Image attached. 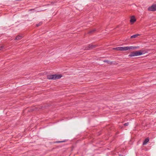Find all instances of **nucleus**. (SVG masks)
Wrapping results in <instances>:
<instances>
[{
	"label": "nucleus",
	"mask_w": 156,
	"mask_h": 156,
	"mask_svg": "<svg viewBox=\"0 0 156 156\" xmlns=\"http://www.w3.org/2000/svg\"><path fill=\"white\" fill-rule=\"evenodd\" d=\"M148 10L149 11H156V4L152 5L148 8Z\"/></svg>",
	"instance_id": "obj_5"
},
{
	"label": "nucleus",
	"mask_w": 156,
	"mask_h": 156,
	"mask_svg": "<svg viewBox=\"0 0 156 156\" xmlns=\"http://www.w3.org/2000/svg\"><path fill=\"white\" fill-rule=\"evenodd\" d=\"M42 24V22H40L39 23L37 24L36 26L37 27L41 25Z\"/></svg>",
	"instance_id": "obj_12"
},
{
	"label": "nucleus",
	"mask_w": 156,
	"mask_h": 156,
	"mask_svg": "<svg viewBox=\"0 0 156 156\" xmlns=\"http://www.w3.org/2000/svg\"><path fill=\"white\" fill-rule=\"evenodd\" d=\"M139 35H140L138 34H135V35H134L131 36L130 37V38H136V37H137L138 36H139Z\"/></svg>",
	"instance_id": "obj_8"
},
{
	"label": "nucleus",
	"mask_w": 156,
	"mask_h": 156,
	"mask_svg": "<svg viewBox=\"0 0 156 156\" xmlns=\"http://www.w3.org/2000/svg\"><path fill=\"white\" fill-rule=\"evenodd\" d=\"M22 37L23 36L22 35H18L16 37L15 40H19L21 39Z\"/></svg>",
	"instance_id": "obj_7"
},
{
	"label": "nucleus",
	"mask_w": 156,
	"mask_h": 156,
	"mask_svg": "<svg viewBox=\"0 0 156 156\" xmlns=\"http://www.w3.org/2000/svg\"><path fill=\"white\" fill-rule=\"evenodd\" d=\"M136 21V19L135 16H132L130 17V22L131 24H133Z\"/></svg>",
	"instance_id": "obj_6"
},
{
	"label": "nucleus",
	"mask_w": 156,
	"mask_h": 156,
	"mask_svg": "<svg viewBox=\"0 0 156 156\" xmlns=\"http://www.w3.org/2000/svg\"><path fill=\"white\" fill-rule=\"evenodd\" d=\"M62 76L61 74L49 75L47 76V78L49 80H56L60 78Z\"/></svg>",
	"instance_id": "obj_2"
},
{
	"label": "nucleus",
	"mask_w": 156,
	"mask_h": 156,
	"mask_svg": "<svg viewBox=\"0 0 156 156\" xmlns=\"http://www.w3.org/2000/svg\"><path fill=\"white\" fill-rule=\"evenodd\" d=\"M98 46V45L96 44H90L87 45L85 47L84 50H88L92 49L94 48H95Z\"/></svg>",
	"instance_id": "obj_4"
},
{
	"label": "nucleus",
	"mask_w": 156,
	"mask_h": 156,
	"mask_svg": "<svg viewBox=\"0 0 156 156\" xmlns=\"http://www.w3.org/2000/svg\"><path fill=\"white\" fill-rule=\"evenodd\" d=\"M139 48V46H126L120 47L121 51H126L130 49L134 50Z\"/></svg>",
	"instance_id": "obj_3"
},
{
	"label": "nucleus",
	"mask_w": 156,
	"mask_h": 156,
	"mask_svg": "<svg viewBox=\"0 0 156 156\" xmlns=\"http://www.w3.org/2000/svg\"><path fill=\"white\" fill-rule=\"evenodd\" d=\"M4 48V46L3 45H2V46H1L0 47V50H2V49L3 48Z\"/></svg>",
	"instance_id": "obj_13"
},
{
	"label": "nucleus",
	"mask_w": 156,
	"mask_h": 156,
	"mask_svg": "<svg viewBox=\"0 0 156 156\" xmlns=\"http://www.w3.org/2000/svg\"><path fill=\"white\" fill-rule=\"evenodd\" d=\"M95 30H96L95 29H92L90 31L89 33H92L93 32H94L95 31Z\"/></svg>",
	"instance_id": "obj_11"
},
{
	"label": "nucleus",
	"mask_w": 156,
	"mask_h": 156,
	"mask_svg": "<svg viewBox=\"0 0 156 156\" xmlns=\"http://www.w3.org/2000/svg\"><path fill=\"white\" fill-rule=\"evenodd\" d=\"M146 53V52L144 51L143 50L133 51L130 53L129 55V56L133 57L140 56L145 54Z\"/></svg>",
	"instance_id": "obj_1"
},
{
	"label": "nucleus",
	"mask_w": 156,
	"mask_h": 156,
	"mask_svg": "<svg viewBox=\"0 0 156 156\" xmlns=\"http://www.w3.org/2000/svg\"><path fill=\"white\" fill-rule=\"evenodd\" d=\"M112 49L118 51H121L120 47H117L115 48H113Z\"/></svg>",
	"instance_id": "obj_10"
},
{
	"label": "nucleus",
	"mask_w": 156,
	"mask_h": 156,
	"mask_svg": "<svg viewBox=\"0 0 156 156\" xmlns=\"http://www.w3.org/2000/svg\"><path fill=\"white\" fill-rule=\"evenodd\" d=\"M149 141V139L148 138H147L143 143V144H146Z\"/></svg>",
	"instance_id": "obj_9"
},
{
	"label": "nucleus",
	"mask_w": 156,
	"mask_h": 156,
	"mask_svg": "<svg viewBox=\"0 0 156 156\" xmlns=\"http://www.w3.org/2000/svg\"><path fill=\"white\" fill-rule=\"evenodd\" d=\"M129 124V123H126L124 124V126H128Z\"/></svg>",
	"instance_id": "obj_14"
}]
</instances>
